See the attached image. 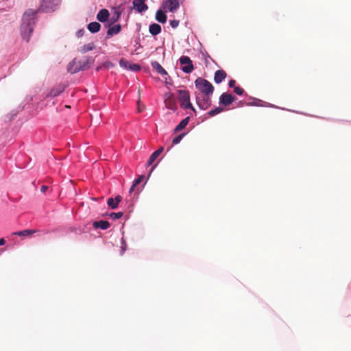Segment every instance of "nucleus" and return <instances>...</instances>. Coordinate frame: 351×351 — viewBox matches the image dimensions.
<instances>
[{
	"instance_id": "40",
	"label": "nucleus",
	"mask_w": 351,
	"mask_h": 351,
	"mask_svg": "<svg viewBox=\"0 0 351 351\" xmlns=\"http://www.w3.org/2000/svg\"><path fill=\"white\" fill-rule=\"evenodd\" d=\"M131 69L134 70V71H139L140 66L136 64H134L132 65Z\"/></svg>"
},
{
	"instance_id": "41",
	"label": "nucleus",
	"mask_w": 351,
	"mask_h": 351,
	"mask_svg": "<svg viewBox=\"0 0 351 351\" xmlns=\"http://www.w3.org/2000/svg\"><path fill=\"white\" fill-rule=\"evenodd\" d=\"M47 189H48L47 186H46V185L41 186L40 191H41V192H43V193H45L46 192V191H47Z\"/></svg>"
},
{
	"instance_id": "3",
	"label": "nucleus",
	"mask_w": 351,
	"mask_h": 351,
	"mask_svg": "<svg viewBox=\"0 0 351 351\" xmlns=\"http://www.w3.org/2000/svg\"><path fill=\"white\" fill-rule=\"evenodd\" d=\"M60 0H41L39 11L49 13L56 11L60 6Z\"/></svg>"
},
{
	"instance_id": "10",
	"label": "nucleus",
	"mask_w": 351,
	"mask_h": 351,
	"mask_svg": "<svg viewBox=\"0 0 351 351\" xmlns=\"http://www.w3.org/2000/svg\"><path fill=\"white\" fill-rule=\"evenodd\" d=\"M250 99L252 100V101L245 104V105H247V106H268L275 108V106L269 104L261 99H257L251 97H250Z\"/></svg>"
},
{
	"instance_id": "22",
	"label": "nucleus",
	"mask_w": 351,
	"mask_h": 351,
	"mask_svg": "<svg viewBox=\"0 0 351 351\" xmlns=\"http://www.w3.org/2000/svg\"><path fill=\"white\" fill-rule=\"evenodd\" d=\"M189 117L184 118L183 120L180 121V123L176 125V129H174V132H178L184 129L186 127L187 124H189Z\"/></svg>"
},
{
	"instance_id": "21",
	"label": "nucleus",
	"mask_w": 351,
	"mask_h": 351,
	"mask_svg": "<svg viewBox=\"0 0 351 351\" xmlns=\"http://www.w3.org/2000/svg\"><path fill=\"white\" fill-rule=\"evenodd\" d=\"M67 71L71 74H75L81 71L80 69L76 66V60L75 59L68 64Z\"/></svg>"
},
{
	"instance_id": "26",
	"label": "nucleus",
	"mask_w": 351,
	"mask_h": 351,
	"mask_svg": "<svg viewBox=\"0 0 351 351\" xmlns=\"http://www.w3.org/2000/svg\"><path fill=\"white\" fill-rule=\"evenodd\" d=\"M180 108L183 109H190L192 111L195 112V108L193 107V105L191 104V101H180Z\"/></svg>"
},
{
	"instance_id": "23",
	"label": "nucleus",
	"mask_w": 351,
	"mask_h": 351,
	"mask_svg": "<svg viewBox=\"0 0 351 351\" xmlns=\"http://www.w3.org/2000/svg\"><path fill=\"white\" fill-rule=\"evenodd\" d=\"M178 95H180V97H178V99H180V101H189V93L188 90H178Z\"/></svg>"
},
{
	"instance_id": "39",
	"label": "nucleus",
	"mask_w": 351,
	"mask_h": 351,
	"mask_svg": "<svg viewBox=\"0 0 351 351\" xmlns=\"http://www.w3.org/2000/svg\"><path fill=\"white\" fill-rule=\"evenodd\" d=\"M236 82L233 80H230L229 82H228V86H229L230 88H234V84Z\"/></svg>"
},
{
	"instance_id": "5",
	"label": "nucleus",
	"mask_w": 351,
	"mask_h": 351,
	"mask_svg": "<svg viewBox=\"0 0 351 351\" xmlns=\"http://www.w3.org/2000/svg\"><path fill=\"white\" fill-rule=\"evenodd\" d=\"M162 8L164 11L175 13L179 8V0H166L162 3Z\"/></svg>"
},
{
	"instance_id": "34",
	"label": "nucleus",
	"mask_w": 351,
	"mask_h": 351,
	"mask_svg": "<svg viewBox=\"0 0 351 351\" xmlns=\"http://www.w3.org/2000/svg\"><path fill=\"white\" fill-rule=\"evenodd\" d=\"M170 26H171L172 28L175 29L179 25V21L178 20H171L169 22Z\"/></svg>"
},
{
	"instance_id": "17",
	"label": "nucleus",
	"mask_w": 351,
	"mask_h": 351,
	"mask_svg": "<svg viewBox=\"0 0 351 351\" xmlns=\"http://www.w3.org/2000/svg\"><path fill=\"white\" fill-rule=\"evenodd\" d=\"M120 30H121L120 24L109 27L108 29H107V37H112L114 35L119 34Z\"/></svg>"
},
{
	"instance_id": "45",
	"label": "nucleus",
	"mask_w": 351,
	"mask_h": 351,
	"mask_svg": "<svg viewBox=\"0 0 351 351\" xmlns=\"http://www.w3.org/2000/svg\"><path fill=\"white\" fill-rule=\"evenodd\" d=\"M156 165L152 167L151 172L154 171V169L156 167Z\"/></svg>"
},
{
	"instance_id": "30",
	"label": "nucleus",
	"mask_w": 351,
	"mask_h": 351,
	"mask_svg": "<svg viewBox=\"0 0 351 351\" xmlns=\"http://www.w3.org/2000/svg\"><path fill=\"white\" fill-rule=\"evenodd\" d=\"M159 156L160 155H157L156 154H152L151 156H149V160H147V166H151Z\"/></svg>"
},
{
	"instance_id": "24",
	"label": "nucleus",
	"mask_w": 351,
	"mask_h": 351,
	"mask_svg": "<svg viewBox=\"0 0 351 351\" xmlns=\"http://www.w3.org/2000/svg\"><path fill=\"white\" fill-rule=\"evenodd\" d=\"M94 49L95 45L93 43H90L80 47V52L82 53H85L89 51H93Z\"/></svg>"
},
{
	"instance_id": "6",
	"label": "nucleus",
	"mask_w": 351,
	"mask_h": 351,
	"mask_svg": "<svg viewBox=\"0 0 351 351\" xmlns=\"http://www.w3.org/2000/svg\"><path fill=\"white\" fill-rule=\"evenodd\" d=\"M95 59L92 56H86L83 59L76 61V66L80 68V71H85L90 67Z\"/></svg>"
},
{
	"instance_id": "29",
	"label": "nucleus",
	"mask_w": 351,
	"mask_h": 351,
	"mask_svg": "<svg viewBox=\"0 0 351 351\" xmlns=\"http://www.w3.org/2000/svg\"><path fill=\"white\" fill-rule=\"evenodd\" d=\"M185 136V133H182L172 139V144L173 145H178V143H180L182 138Z\"/></svg>"
},
{
	"instance_id": "36",
	"label": "nucleus",
	"mask_w": 351,
	"mask_h": 351,
	"mask_svg": "<svg viewBox=\"0 0 351 351\" xmlns=\"http://www.w3.org/2000/svg\"><path fill=\"white\" fill-rule=\"evenodd\" d=\"M84 34V29H78V31L76 32V36H77L78 38L82 37Z\"/></svg>"
},
{
	"instance_id": "19",
	"label": "nucleus",
	"mask_w": 351,
	"mask_h": 351,
	"mask_svg": "<svg viewBox=\"0 0 351 351\" xmlns=\"http://www.w3.org/2000/svg\"><path fill=\"white\" fill-rule=\"evenodd\" d=\"M165 12L167 11L160 9L158 10L157 12H156V21L160 23H165L167 21Z\"/></svg>"
},
{
	"instance_id": "12",
	"label": "nucleus",
	"mask_w": 351,
	"mask_h": 351,
	"mask_svg": "<svg viewBox=\"0 0 351 351\" xmlns=\"http://www.w3.org/2000/svg\"><path fill=\"white\" fill-rule=\"evenodd\" d=\"M122 199L120 195L115 196L114 198H108V199H107V206L111 209L115 210L119 206Z\"/></svg>"
},
{
	"instance_id": "18",
	"label": "nucleus",
	"mask_w": 351,
	"mask_h": 351,
	"mask_svg": "<svg viewBox=\"0 0 351 351\" xmlns=\"http://www.w3.org/2000/svg\"><path fill=\"white\" fill-rule=\"evenodd\" d=\"M152 67H153L154 69H155L156 71H157L158 73L160 74L161 75H167L168 73H167L166 70L164 69L163 67L158 63L157 61H153L151 63Z\"/></svg>"
},
{
	"instance_id": "2",
	"label": "nucleus",
	"mask_w": 351,
	"mask_h": 351,
	"mask_svg": "<svg viewBox=\"0 0 351 351\" xmlns=\"http://www.w3.org/2000/svg\"><path fill=\"white\" fill-rule=\"evenodd\" d=\"M195 87L204 95H211L213 93V86L204 78L197 77L195 80Z\"/></svg>"
},
{
	"instance_id": "43",
	"label": "nucleus",
	"mask_w": 351,
	"mask_h": 351,
	"mask_svg": "<svg viewBox=\"0 0 351 351\" xmlns=\"http://www.w3.org/2000/svg\"><path fill=\"white\" fill-rule=\"evenodd\" d=\"M136 186L134 185H132L131 187H130V190H129V193H132V191H134V189L135 188Z\"/></svg>"
},
{
	"instance_id": "35",
	"label": "nucleus",
	"mask_w": 351,
	"mask_h": 351,
	"mask_svg": "<svg viewBox=\"0 0 351 351\" xmlns=\"http://www.w3.org/2000/svg\"><path fill=\"white\" fill-rule=\"evenodd\" d=\"M143 178V176H141V177L134 180V181H133V184H132V185L136 186V185L139 184L140 182H141Z\"/></svg>"
},
{
	"instance_id": "27",
	"label": "nucleus",
	"mask_w": 351,
	"mask_h": 351,
	"mask_svg": "<svg viewBox=\"0 0 351 351\" xmlns=\"http://www.w3.org/2000/svg\"><path fill=\"white\" fill-rule=\"evenodd\" d=\"M222 110H223V108H222L221 107H216V108L209 110L208 115L210 117H214V116L219 114L220 112H221Z\"/></svg>"
},
{
	"instance_id": "20",
	"label": "nucleus",
	"mask_w": 351,
	"mask_h": 351,
	"mask_svg": "<svg viewBox=\"0 0 351 351\" xmlns=\"http://www.w3.org/2000/svg\"><path fill=\"white\" fill-rule=\"evenodd\" d=\"M86 28H88V32L92 34H95L99 31L101 29V25L98 22L94 21L88 23Z\"/></svg>"
},
{
	"instance_id": "4",
	"label": "nucleus",
	"mask_w": 351,
	"mask_h": 351,
	"mask_svg": "<svg viewBox=\"0 0 351 351\" xmlns=\"http://www.w3.org/2000/svg\"><path fill=\"white\" fill-rule=\"evenodd\" d=\"M180 69L185 73H190L193 71V62L187 56H182L180 58Z\"/></svg>"
},
{
	"instance_id": "8",
	"label": "nucleus",
	"mask_w": 351,
	"mask_h": 351,
	"mask_svg": "<svg viewBox=\"0 0 351 351\" xmlns=\"http://www.w3.org/2000/svg\"><path fill=\"white\" fill-rule=\"evenodd\" d=\"M235 100L236 97L232 95L223 93L221 96H219V104L224 106H229Z\"/></svg>"
},
{
	"instance_id": "37",
	"label": "nucleus",
	"mask_w": 351,
	"mask_h": 351,
	"mask_svg": "<svg viewBox=\"0 0 351 351\" xmlns=\"http://www.w3.org/2000/svg\"><path fill=\"white\" fill-rule=\"evenodd\" d=\"M164 150V148L162 147H160L158 149L153 152V154H157L159 155L162 154V151Z\"/></svg>"
},
{
	"instance_id": "13",
	"label": "nucleus",
	"mask_w": 351,
	"mask_h": 351,
	"mask_svg": "<svg viewBox=\"0 0 351 351\" xmlns=\"http://www.w3.org/2000/svg\"><path fill=\"white\" fill-rule=\"evenodd\" d=\"M226 73L223 70H217L215 73V77H213V80H215V83L219 84L221 83L226 79Z\"/></svg>"
},
{
	"instance_id": "25",
	"label": "nucleus",
	"mask_w": 351,
	"mask_h": 351,
	"mask_svg": "<svg viewBox=\"0 0 351 351\" xmlns=\"http://www.w3.org/2000/svg\"><path fill=\"white\" fill-rule=\"evenodd\" d=\"M35 232H36L35 230H33L31 229H26L25 230L14 232V235H18L19 237H27L28 235L34 234Z\"/></svg>"
},
{
	"instance_id": "28",
	"label": "nucleus",
	"mask_w": 351,
	"mask_h": 351,
	"mask_svg": "<svg viewBox=\"0 0 351 351\" xmlns=\"http://www.w3.org/2000/svg\"><path fill=\"white\" fill-rule=\"evenodd\" d=\"M123 212H118V213H110L107 214V216H108L110 218L112 219H118L121 217H123Z\"/></svg>"
},
{
	"instance_id": "1",
	"label": "nucleus",
	"mask_w": 351,
	"mask_h": 351,
	"mask_svg": "<svg viewBox=\"0 0 351 351\" xmlns=\"http://www.w3.org/2000/svg\"><path fill=\"white\" fill-rule=\"evenodd\" d=\"M37 11L34 9H29L23 14L22 24L19 27L21 37L27 43H29V38L34 32V27L36 23V15Z\"/></svg>"
},
{
	"instance_id": "9",
	"label": "nucleus",
	"mask_w": 351,
	"mask_h": 351,
	"mask_svg": "<svg viewBox=\"0 0 351 351\" xmlns=\"http://www.w3.org/2000/svg\"><path fill=\"white\" fill-rule=\"evenodd\" d=\"M146 0H133V8L138 13H143L147 10L148 6L145 3Z\"/></svg>"
},
{
	"instance_id": "44",
	"label": "nucleus",
	"mask_w": 351,
	"mask_h": 351,
	"mask_svg": "<svg viewBox=\"0 0 351 351\" xmlns=\"http://www.w3.org/2000/svg\"><path fill=\"white\" fill-rule=\"evenodd\" d=\"M166 84L171 85V84H172V83H171V82H170V81H167V80H166Z\"/></svg>"
},
{
	"instance_id": "32",
	"label": "nucleus",
	"mask_w": 351,
	"mask_h": 351,
	"mask_svg": "<svg viewBox=\"0 0 351 351\" xmlns=\"http://www.w3.org/2000/svg\"><path fill=\"white\" fill-rule=\"evenodd\" d=\"M119 17H120L119 12H115L114 15H113L112 17H111V19H110L111 23H114L116 21H119Z\"/></svg>"
},
{
	"instance_id": "11",
	"label": "nucleus",
	"mask_w": 351,
	"mask_h": 351,
	"mask_svg": "<svg viewBox=\"0 0 351 351\" xmlns=\"http://www.w3.org/2000/svg\"><path fill=\"white\" fill-rule=\"evenodd\" d=\"M64 90V86L63 84H59L55 87L51 88V90L47 94V97H56L60 95V93H63Z\"/></svg>"
},
{
	"instance_id": "16",
	"label": "nucleus",
	"mask_w": 351,
	"mask_h": 351,
	"mask_svg": "<svg viewBox=\"0 0 351 351\" xmlns=\"http://www.w3.org/2000/svg\"><path fill=\"white\" fill-rule=\"evenodd\" d=\"M149 34H152V36H156L158 34H160V32H162V27L159 24L153 23L151 25H149Z\"/></svg>"
},
{
	"instance_id": "38",
	"label": "nucleus",
	"mask_w": 351,
	"mask_h": 351,
	"mask_svg": "<svg viewBox=\"0 0 351 351\" xmlns=\"http://www.w3.org/2000/svg\"><path fill=\"white\" fill-rule=\"evenodd\" d=\"M164 150V148L162 147H160L158 149L153 152V154H157L159 155L162 154V151Z\"/></svg>"
},
{
	"instance_id": "42",
	"label": "nucleus",
	"mask_w": 351,
	"mask_h": 351,
	"mask_svg": "<svg viewBox=\"0 0 351 351\" xmlns=\"http://www.w3.org/2000/svg\"><path fill=\"white\" fill-rule=\"evenodd\" d=\"M5 244V239H0V246H3V245Z\"/></svg>"
},
{
	"instance_id": "33",
	"label": "nucleus",
	"mask_w": 351,
	"mask_h": 351,
	"mask_svg": "<svg viewBox=\"0 0 351 351\" xmlns=\"http://www.w3.org/2000/svg\"><path fill=\"white\" fill-rule=\"evenodd\" d=\"M122 246H121V256H123L124 252H125V250L127 249V243H125V241L122 239Z\"/></svg>"
},
{
	"instance_id": "7",
	"label": "nucleus",
	"mask_w": 351,
	"mask_h": 351,
	"mask_svg": "<svg viewBox=\"0 0 351 351\" xmlns=\"http://www.w3.org/2000/svg\"><path fill=\"white\" fill-rule=\"evenodd\" d=\"M207 96L208 95H205L196 96L197 106H198L199 108L202 110H206L211 105V101H210L209 97Z\"/></svg>"
},
{
	"instance_id": "46",
	"label": "nucleus",
	"mask_w": 351,
	"mask_h": 351,
	"mask_svg": "<svg viewBox=\"0 0 351 351\" xmlns=\"http://www.w3.org/2000/svg\"><path fill=\"white\" fill-rule=\"evenodd\" d=\"M132 208V204H129V205H128V208Z\"/></svg>"
},
{
	"instance_id": "31",
	"label": "nucleus",
	"mask_w": 351,
	"mask_h": 351,
	"mask_svg": "<svg viewBox=\"0 0 351 351\" xmlns=\"http://www.w3.org/2000/svg\"><path fill=\"white\" fill-rule=\"evenodd\" d=\"M234 88V93L238 95H243L244 90L240 86H235Z\"/></svg>"
},
{
	"instance_id": "14",
	"label": "nucleus",
	"mask_w": 351,
	"mask_h": 351,
	"mask_svg": "<svg viewBox=\"0 0 351 351\" xmlns=\"http://www.w3.org/2000/svg\"><path fill=\"white\" fill-rule=\"evenodd\" d=\"M93 227H94L95 229H101L104 230L110 227V223L108 221L104 220L95 221L93 222Z\"/></svg>"
},
{
	"instance_id": "15",
	"label": "nucleus",
	"mask_w": 351,
	"mask_h": 351,
	"mask_svg": "<svg viewBox=\"0 0 351 351\" xmlns=\"http://www.w3.org/2000/svg\"><path fill=\"white\" fill-rule=\"evenodd\" d=\"M96 17L99 22L104 23L107 21L108 18H109V12L107 9H101L99 10Z\"/></svg>"
}]
</instances>
